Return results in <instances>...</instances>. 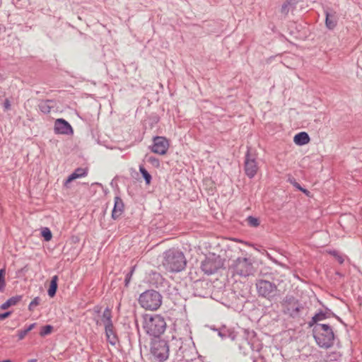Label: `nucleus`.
I'll use <instances>...</instances> for the list:
<instances>
[{
  "instance_id": "nucleus-1",
  "label": "nucleus",
  "mask_w": 362,
  "mask_h": 362,
  "mask_svg": "<svg viewBox=\"0 0 362 362\" xmlns=\"http://www.w3.org/2000/svg\"><path fill=\"white\" fill-rule=\"evenodd\" d=\"M313 332L315 341L320 347L328 349L333 346L334 334L329 325L325 324L316 325Z\"/></svg>"
},
{
  "instance_id": "nucleus-2",
  "label": "nucleus",
  "mask_w": 362,
  "mask_h": 362,
  "mask_svg": "<svg viewBox=\"0 0 362 362\" xmlns=\"http://www.w3.org/2000/svg\"><path fill=\"white\" fill-rule=\"evenodd\" d=\"M144 329L150 336L159 337L165 330L166 322L160 315H146L144 317Z\"/></svg>"
},
{
  "instance_id": "nucleus-3",
  "label": "nucleus",
  "mask_w": 362,
  "mask_h": 362,
  "mask_svg": "<svg viewBox=\"0 0 362 362\" xmlns=\"http://www.w3.org/2000/svg\"><path fill=\"white\" fill-rule=\"evenodd\" d=\"M186 259L182 252L168 250L165 252L163 262V267L172 272H179L186 266Z\"/></svg>"
},
{
  "instance_id": "nucleus-4",
  "label": "nucleus",
  "mask_w": 362,
  "mask_h": 362,
  "mask_svg": "<svg viewBox=\"0 0 362 362\" xmlns=\"http://www.w3.org/2000/svg\"><path fill=\"white\" fill-rule=\"evenodd\" d=\"M162 298L158 291L150 289L139 296V303L146 310H156L162 304Z\"/></svg>"
},
{
  "instance_id": "nucleus-5",
  "label": "nucleus",
  "mask_w": 362,
  "mask_h": 362,
  "mask_svg": "<svg viewBox=\"0 0 362 362\" xmlns=\"http://www.w3.org/2000/svg\"><path fill=\"white\" fill-rule=\"evenodd\" d=\"M225 259L220 255L214 253H209L206 256L205 259L202 262V271L206 275L215 274L224 265Z\"/></svg>"
},
{
  "instance_id": "nucleus-6",
  "label": "nucleus",
  "mask_w": 362,
  "mask_h": 362,
  "mask_svg": "<svg viewBox=\"0 0 362 362\" xmlns=\"http://www.w3.org/2000/svg\"><path fill=\"white\" fill-rule=\"evenodd\" d=\"M281 306L284 314L293 318L298 317L304 310L303 304L294 296L287 295L281 301Z\"/></svg>"
},
{
  "instance_id": "nucleus-7",
  "label": "nucleus",
  "mask_w": 362,
  "mask_h": 362,
  "mask_svg": "<svg viewBox=\"0 0 362 362\" xmlns=\"http://www.w3.org/2000/svg\"><path fill=\"white\" fill-rule=\"evenodd\" d=\"M231 268L234 274L244 277L253 275L255 271L252 259L246 257H238L233 262Z\"/></svg>"
},
{
  "instance_id": "nucleus-8",
  "label": "nucleus",
  "mask_w": 362,
  "mask_h": 362,
  "mask_svg": "<svg viewBox=\"0 0 362 362\" xmlns=\"http://www.w3.org/2000/svg\"><path fill=\"white\" fill-rule=\"evenodd\" d=\"M257 293L269 300H273L278 295V289L276 284L267 280H257L256 282Z\"/></svg>"
},
{
  "instance_id": "nucleus-9",
  "label": "nucleus",
  "mask_w": 362,
  "mask_h": 362,
  "mask_svg": "<svg viewBox=\"0 0 362 362\" xmlns=\"http://www.w3.org/2000/svg\"><path fill=\"white\" fill-rule=\"evenodd\" d=\"M256 158L257 155L255 152L252 151L250 147H247L245 158L244 169L245 174L250 178L254 177L259 169Z\"/></svg>"
},
{
  "instance_id": "nucleus-10",
  "label": "nucleus",
  "mask_w": 362,
  "mask_h": 362,
  "mask_svg": "<svg viewBox=\"0 0 362 362\" xmlns=\"http://www.w3.org/2000/svg\"><path fill=\"white\" fill-rule=\"evenodd\" d=\"M151 352L160 361L166 360L169 354L168 342L160 339L154 341L151 344Z\"/></svg>"
},
{
  "instance_id": "nucleus-11",
  "label": "nucleus",
  "mask_w": 362,
  "mask_h": 362,
  "mask_svg": "<svg viewBox=\"0 0 362 362\" xmlns=\"http://www.w3.org/2000/svg\"><path fill=\"white\" fill-rule=\"evenodd\" d=\"M243 337L245 339V342L249 345L252 350L259 351L262 349V344L258 339H257L256 333L254 330L243 329Z\"/></svg>"
},
{
  "instance_id": "nucleus-12",
  "label": "nucleus",
  "mask_w": 362,
  "mask_h": 362,
  "mask_svg": "<svg viewBox=\"0 0 362 362\" xmlns=\"http://www.w3.org/2000/svg\"><path fill=\"white\" fill-rule=\"evenodd\" d=\"M169 148L168 140L163 136H155L153 144L151 146V151L159 155H165Z\"/></svg>"
},
{
  "instance_id": "nucleus-13",
  "label": "nucleus",
  "mask_w": 362,
  "mask_h": 362,
  "mask_svg": "<svg viewBox=\"0 0 362 362\" xmlns=\"http://www.w3.org/2000/svg\"><path fill=\"white\" fill-rule=\"evenodd\" d=\"M54 132L56 134L71 135L74 133L70 124L64 119H57L54 122Z\"/></svg>"
},
{
  "instance_id": "nucleus-14",
  "label": "nucleus",
  "mask_w": 362,
  "mask_h": 362,
  "mask_svg": "<svg viewBox=\"0 0 362 362\" xmlns=\"http://www.w3.org/2000/svg\"><path fill=\"white\" fill-rule=\"evenodd\" d=\"M124 205L122 199L119 197H115L114 208L112 211V218L114 220L117 219L124 212Z\"/></svg>"
},
{
  "instance_id": "nucleus-15",
  "label": "nucleus",
  "mask_w": 362,
  "mask_h": 362,
  "mask_svg": "<svg viewBox=\"0 0 362 362\" xmlns=\"http://www.w3.org/2000/svg\"><path fill=\"white\" fill-rule=\"evenodd\" d=\"M182 339L181 338L177 339L173 337L172 340L168 343V346L169 347V351H171L175 353L177 356H182L181 348H182Z\"/></svg>"
},
{
  "instance_id": "nucleus-16",
  "label": "nucleus",
  "mask_w": 362,
  "mask_h": 362,
  "mask_svg": "<svg viewBox=\"0 0 362 362\" xmlns=\"http://www.w3.org/2000/svg\"><path fill=\"white\" fill-rule=\"evenodd\" d=\"M105 329L107 341L112 345H115L118 341V338L115 331L113 324L105 326Z\"/></svg>"
},
{
  "instance_id": "nucleus-17",
  "label": "nucleus",
  "mask_w": 362,
  "mask_h": 362,
  "mask_svg": "<svg viewBox=\"0 0 362 362\" xmlns=\"http://www.w3.org/2000/svg\"><path fill=\"white\" fill-rule=\"evenodd\" d=\"M88 170L86 168H78L72 173L66 179L64 185L67 187L68 184L75 179L84 177L87 175Z\"/></svg>"
},
{
  "instance_id": "nucleus-18",
  "label": "nucleus",
  "mask_w": 362,
  "mask_h": 362,
  "mask_svg": "<svg viewBox=\"0 0 362 362\" xmlns=\"http://www.w3.org/2000/svg\"><path fill=\"white\" fill-rule=\"evenodd\" d=\"M325 25L326 27L329 30H333L337 24V17L334 15V13H329L328 11H325Z\"/></svg>"
},
{
  "instance_id": "nucleus-19",
  "label": "nucleus",
  "mask_w": 362,
  "mask_h": 362,
  "mask_svg": "<svg viewBox=\"0 0 362 362\" xmlns=\"http://www.w3.org/2000/svg\"><path fill=\"white\" fill-rule=\"evenodd\" d=\"M296 144L302 146L308 144L310 141L309 135L304 132L297 134L293 139Z\"/></svg>"
},
{
  "instance_id": "nucleus-20",
  "label": "nucleus",
  "mask_w": 362,
  "mask_h": 362,
  "mask_svg": "<svg viewBox=\"0 0 362 362\" xmlns=\"http://www.w3.org/2000/svg\"><path fill=\"white\" fill-rule=\"evenodd\" d=\"M21 298L22 296H13L8 299L5 303H4L0 306V308L2 310H6L11 306L16 305L18 303H19L21 300Z\"/></svg>"
},
{
  "instance_id": "nucleus-21",
  "label": "nucleus",
  "mask_w": 362,
  "mask_h": 362,
  "mask_svg": "<svg viewBox=\"0 0 362 362\" xmlns=\"http://www.w3.org/2000/svg\"><path fill=\"white\" fill-rule=\"evenodd\" d=\"M335 315L331 310L326 308L325 311H320L314 315V320L321 321L322 320L334 317Z\"/></svg>"
},
{
  "instance_id": "nucleus-22",
  "label": "nucleus",
  "mask_w": 362,
  "mask_h": 362,
  "mask_svg": "<svg viewBox=\"0 0 362 362\" xmlns=\"http://www.w3.org/2000/svg\"><path fill=\"white\" fill-rule=\"evenodd\" d=\"M58 279H59L57 275H54V276L52 277L50 284H49V288L47 291L48 295L50 297H54L57 293V290L58 288V284H57Z\"/></svg>"
},
{
  "instance_id": "nucleus-23",
  "label": "nucleus",
  "mask_w": 362,
  "mask_h": 362,
  "mask_svg": "<svg viewBox=\"0 0 362 362\" xmlns=\"http://www.w3.org/2000/svg\"><path fill=\"white\" fill-rule=\"evenodd\" d=\"M102 322L104 324V326H107L108 325H112V311L111 309L108 307L105 309L102 315Z\"/></svg>"
},
{
  "instance_id": "nucleus-24",
  "label": "nucleus",
  "mask_w": 362,
  "mask_h": 362,
  "mask_svg": "<svg viewBox=\"0 0 362 362\" xmlns=\"http://www.w3.org/2000/svg\"><path fill=\"white\" fill-rule=\"evenodd\" d=\"M52 103L53 101L50 100H43L40 102L38 105L40 110L44 114L49 113L51 109L53 107V106L50 105Z\"/></svg>"
},
{
  "instance_id": "nucleus-25",
  "label": "nucleus",
  "mask_w": 362,
  "mask_h": 362,
  "mask_svg": "<svg viewBox=\"0 0 362 362\" xmlns=\"http://www.w3.org/2000/svg\"><path fill=\"white\" fill-rule=\"evenodd\" d=\"M296 0H287L286 2L283 4L281 8V13L284 14V16H286L291 8L294 7Z\"/></svg>"
},
{
  "instance_id": "nucleus-26",
  "label": "nucleus",
  "mask_w": 362,
  "mask_h": 362,
  "mask_svg": "<svg viewBox=\"0 0 362 362\" xmlns=\"http://www.w3.org/2000/svg\"><path fill=\"white\" fill-rule=\"evenodd\" d=\"M190 347L189 346H187L186 344H184V342L182 341V348L180 349L181 350V352L182 353V356H177V358L180 361H182V360H189V355L188 354V351Z\"/></svg>"
},
{
  "instance_id": "nucleus-27",
  "label": "nucleus",
  "mask_w": 362,
  "mask_h": 362,
  "mask_svg": "<svg viewBox=\"0 0 362 362\" xmlns=\"http://www.w3.org/2000/svg\"><path fill=\"white\" fill-rule=\"evenodd\" d=\"M139 171L141 174L142 175L143 177L145 180V182L147 185H149L151 181V175L148 173V172L144 168V166L140 165L139 166Z\"/></svg>"
},
{
  "instance_id": "nucleus-28",
  "label": "nucleus",
  "mask_w": 362,
  "mask_h": 362,
  "mask_svg": "<svg viewBox=\"0 0 362 362\" xmlns=\"http://www.w3.org/2000/svg\"><path fill=\"white\" fill-rule=\"evenodd\" d=\"M246 222L250 227H258L260 224L259 219L258 218L250 216L246 218Z\"/></svg>"
},
{
  "instance_id": "nucleus-29",
  "label": "nucleus",
  "mask_w": 362,
  "mask_h": 362,
  "mask_svg": "<svg viewBox=\"0 0 362 362\" xmlns=\"http://www.w3.org/2000/svg\"><path fill=\"white\" fill-rule=\"evenodd\" d=\"M6 269L4 268L0 269V291L3 292L6 286L5 281Z\"/></svg>"
},
{
  "instance_id": "nucleus-30",
  "label": "nucleus",
  "mask_w": 362,
  "mask_h": 362,
  "mask_svg": "<svg viewBox=\"0 0 362 362\" xmlns=\"http://www.w3.org/2000/svg\"><path fill=\"white\" fill-rule=\"evenodd\" d=\"M41 234L46 241H49L52 238L51 230L48 228H44Z\"/></svg>"
},
{
  "instance_id": "nucleus-31",
  "label": "nucleus",
  "mask_w": 362,
  "mask_h": 362,
  "mask_svg": "<svg viewBox=\"0 0 362 362\" xmlns=\"http://www.w3.org/2000/svg\"><path fill=\"white\" fill-rule=\"evenodd\" d=\"M52 330L53 327L50 325H47L42 327L40 334V336L44 337L45 335L49 334Z\"/></svg>"
},
{
  "instance_id": "nucleus-32",
  "label": "nucleus",
  "mask_w": 362,
  "mask_h": 362,
  "mask_svg": "<svg viewBox=\"0 0 362 362\" xmlns=\"http://www.w3.org/2000/svg\"><path fill=\"white\" fill-rule=\"evenodd\" d=\"M329 254L334 256L340 264L344 263V259L343 256L341 255L337 250L330 251Z\"/></svg>"
},
{
  "instance_id": "nucleus-33",
  "label": "nucleus",
  "mask_w": 362,
  "mask_h": 362,
  "mask_svg": "<svg viewBox=\"0 0 362 362\" xmlns=\"http://www.w3.org/2000/svg\"><path fill=\"white\" fill-rule=\"evenodd\" d=\"M134 269H135V266L132 267L131 268V270L129 271V272H128L126 275V277H125V279H124V285L126 287L128 286L130 281H131V278L133 275V273L134 272Z\"/></svg>"
},
{
  "instance_id": "nucleus-34",
  "label": "nucleus",
  "mask_w": 362,
  "mask_h": 362,
  "mask_svg": "<svg viewBox=\"0 0 362 362\" xmlns=\"http://www.w3.org/2000/svg\"><path fill=\"white\" fill-rule=\"evenodd\" d=\"M40 297H35L29 304L28 309L30 311L33 310L34 308L40 304Z\"/></svg>"
},
{
  "instance_id": "nucleus-35",
  "label": "nucleus",
  "mask_w": 362,
  "mask_h": 362,
  "mask_svg": "<svg viewBox=\"0 0 362 362\" xmlns=\"http://www.w3.org/2000/svg\"><path fill=\"white\" fill-rule=\"evenodd\" d=\"M147 161L155 167H158L160 165L159 160L154 156L147 157Z\"/></svg>"
},
{
  "instance_id": "nucleus-36",
  "label": "nucleus",
  "mask_w": 362,
  "mask_h": 362,
  "mask_svg": "<svg viewBox=\"0 0 362 362\" xmlns=\"http://www.w3.org/2000/svg\"><path fill=\"white\" fill-rule=\"evenodd\" d=\"M28 333V330H27L26 329H25L23 330H19L18 332V339L22 340L23 339H24V337L27 335Z\"/></svg>"
},
{
  "instance_id": "nucleus-37",
  "label": "nucleus",
  "mask_w": 362,
  "mask_h": 362,
  "mask_svg": "<svg viewBox=\"0 0 362 362\" xmlns=\"http://www.w3.org/2000/svg\"><path fill=\"white\" fill-rule=\"evenodd\" d=\"M228 332H229L228 329H226V327H223V329H221L218 332V335L221 337L222 338H226L228 337Z\"/></svg>"
},
{
  "instance_id": "nucleus-38",
  "label": "nucleus",
  "mask_w": 362,
  "mask_h": 362,
  "mask_svg": "<svg viewBox=\"0 0 362 362\" xmlns=\"http://www.w3.org/2000/svg\"><path fill=\"white\" fill-rule=\"evenodd\" d=\"M11 314V311H8V312H6V313H1L0 314V320H4L6 318H7L8 317H9Z\"/></svg>"
},
{
  "instance_id": "nucleus-39",
  "label": "nucleus",
  "mask_w": 362,
  "mask_h": 362,
  "mask_svg": "<svg viewBox=\"0 0 362 362\" xmlns=\"http://www.w3.org/2000/svg\"><path fill=\"white\" fill-rule=\"evenodd\" d=\"M4 107L5 110H8L11 107V103L8 99H6L4 102Z\"/></svg>"
},
{
  "instance_id": "nucleus-40",
  "label": "nucleus",
  "mask_w": 362,
  "mask_h": 362,
  "mask_svg": "<svg viewBox=\"0 0 362 362\" xmlns=\"http://www.w3.org/2000/svg\"><path fill=\"white\" fill-rule=\"evenodd\" d=\"M318 321H319V320H314V316H313V317H312V320L308 322V326H309V327H313V326H314V325L315 326L316 325H318V324H317V322H318Z\"/></svg>"
},
{
  "instance_id": "nucleus-41",
  "label": "nucleus",
  "mask_w": 362,
  "mask_h": 362,
  "mask_svg": "<svg viewBox=\"0 0 362 362\" xmlns=\"http://www.w3.org/2000/svg\"><path fill=\"white\" fill-rule=\"evenodd\" d=\"M228 337H230L232 340L236 339V334L233 332H230L229 330V332H228Z\"/></svg>"
},
{
  "instance_id": "nucleus-42",
  "label": "nucleus",
  "mask_w": 362,
  "mask_h": 362,
  "mask_svg": "<svg viewBox=\"0 0 362 362\" xmlns=\"http://www.w3.org/2000/svg\"><path fill=\"white\" fill-rule=\"evenodd\" d=\"M293 186L299 190H303V187L296 180H294Z\"/></svg>"
},
{
  "instance_id": "nucleus-43",
  "label": "nucleus",
  "mask_w": 362,
  "mask_h": 362,
  "mask_svg": "<svg viewBox=\"0 0 362 362\" xmlns=\"http://www.w3.org/2000/svg\"><path fill=\"white\" fill-rule=\"evenodd\" d=\"M35 325H36V323H33V324L30 325L26 328V329H27V330H28V332H29L30 331H31V330H32V329L35 327Z\"/></svg>"
},
{
  "instance_id": "nucleus-44",
  "label": "nucleus",
  "mask_w": 362,
  "mask_h": 362,
  "mask_svg": "<svg viewBox=\"0 0 362 362\" xmlns=\"http://www.w3.org/2000/svg\"><path fill=\"white\" fill-rule=\"evenodd\" d=\"M300 191L303 192V193H305L306 195H308L309 194V191L307 190L306 189L303 188V190H300Z\"/></svg>"
},
{
  "instance_id": "nucleus-45",
  "label": "nucleus",
  "mask_w": 362,
  "mask_h": 362,
  "mask_svg": "<svg viewBox=\"0 0 362 362\" xmlns=\"http://www.w3.org/2000/svg\"><path fill=\"white\" fill-rule=\"evenodd\" d=\"M288 180H289V182H290L291 184H293V183H294V180H295L294 178H289V179H288Z\"/></svg>"
},
{
  "instance_id": "nucleus-46",
  "label": "nucleus",
  "mask_w": 362,
  "mask_h": 362,
  "mask_svg": "<svg viewBox=\"0 0 362 362\" xmlns=\"http://www.w3.org/2000/svg\"><path fill=\"white\" fill-rule=\"evenodd\" d=\"M28 362H37V359L33 358L28 361Z\"/></svg>"
},
{
  "instance_id": "nucleus-47",
  "label": "nucleus",
  "mask_w": 362,
  "mask_h": 362,
  "mask_svg": "<svg viewBox=\"0 0 362 362\" xmlns=\"http://www.w3.org/2000/svg\"><path fill=\"white\" fill-rule=\"evenodd\" d=\"M0 362H11V360H4V361H0Z\"/></svg>"
},
{
  "instance_id": "nucleus-48",
  "label": "nucleus",
  "mask_w": 362,
  "mask_h": 362,
  "mask_svg": "<svg viewBox=\"0 0 362 362\" xmlns=\"http://www.w3.org/2000/svg\"><path fill=\"white\" fill-rule=\"evenodd\" d=\"M95 311H96L97 313H100V310H99V309L95 310Z\"/></svg>"
}]
</instances>
